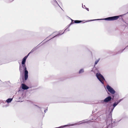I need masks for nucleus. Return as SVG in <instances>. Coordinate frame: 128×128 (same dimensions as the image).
I'll return each mask as SVG.
<instances>
[{
	"mask_svg": "<svg viewBox=\"0 0 128 128\" xmlns=\"http://www.w3.org/2000/svg\"><path fill=\"white\" fill-rule=\"evenodd\" d=\"M119 16H114L112 17H110L107 18H104V19H95L93 20H91L90 21H92L94 20H117L119 18Z\"/></svg>",
	"mask_w": 128,
	"mask_h": 128,
	"instance_id": "obj_1",
	"label": "nucleus"
},
{
	"mask_svg": "<svg viewBox=\"0 0 128 128\" xmlns=\"http://www.w3.org/2000/svg\"><path fill=\"white\" fill-rule=\"evenodd\" d=\"M22 66L24 70V78L25 80H27L28 78V71L27 70L25 64H22Z\"/></svg>",
	"mask_w": 128,
	"mask_h": 128,
	"instance_id": "obj_2",
	"label": "nucleus"
},
{
	"mask_svg": "<svg viewBox=\"0 0 128 128\" xmlns=\"http://www.w3.org/2000/svg\"><path fill=\"white\" fill-rule=\"evenodd\" d=\"M96 76L98 80L104 84V81L105 80L103 76L100 73H97L96 74Z\"/></svg>",
	"mask_w": 128,
	"mask_h": 128,
	"instance_id": "obj_3",
	"label": "nucleus"
},
{
	"mask_svg": "<svg viewBox=\"0 0 128 128\" xmlns=\"http://www.w3.org/2000/svg\"><path fill=\"white\" fill-rule=\"evenodd\" d=\"M106 88L108 92H109L111 94H114L115 93V91L112 87L109 86L108 85H107L106 86Z\"/></svg>",
	"mask_w": 128,
	"mask_h": 128,
	"instance_id": "obj_4",
	"label": "nucleus"
},
{
	"mask_svg": "<svg viewBox=\"0 0 128 128\" xmlns=\"http://www.w3.org/2000/svg\"><path fill=\"white\" fill-rule=\"evenodd\" d=\"M122 100V99H120V100H118V101L117 102H115L113 105V106L114 107V108H112V109L111 110V112H112L113 111V110L114 108L116 107V106Z\"/></svg>",
	"mask_w": 128,
	"mask_h": 128,
	"instance_id": "obj_5",
	"label": "nucleus"
},
{
	"mask_svg": "<svg viewBox=\"0 0 128 128\" xmlns=\"http://www.w3.org/2000/svg\"><path fill=\"white\" fill-rule=\"evenodd\" d=\"M72 22L70 24L69 26L71 25L72 24H74V23H80L82 22V21L81 20H72V19H71Z\"/></svg>",
	"mask_w": 128,
	"mask_h": 128,
	"instance_id": "obj_6",
	"label": "nucleus"
},
{
	"mask_svg": "<svg viewBox=\"0 0 128 128\" xmlns=\"http://www.w3.org/2000/svg\"><path fill=\"white\" fill-rule=\"evenodd\" d=\"M112 98L110 96H108L104 100V101L106 102H108L111 100Z\"/></svg>",
	"mask_w": 128,
	"mask_h": 128,
	"instance_id": "obj_7",
	"label": "nucleus"
},
{
	"mask_svg": "<svg viewBox=\"0 0 128 128\" xmlns=\"http://www.w3.org/2000/svg\"><path fill=\"white\" fill-rule=\"evenodd\" d=\"M22 88L24 90H27L29 88L25 84H22Z\"/></svg>",
	"mask_w": 128,
	"mask_h": 128,
	"instance_id": "obj_8",
	"label": "nucleus"
},
{
	"mask_svg": "<svg viewBox=\"0 0 128 128\" xmlns=\"http://www.w3.org/2000/svg\"><path fill=\"white\" fill-rule=\"evenodd\" d=\"M22 67L20 65L19 67V70L20 74H22L23 72V70H22Z\"/></svg>",
	"mask_w": 128,
	"mask_h": 128,
	"instance_id": "obj_9",
	"label": "nucleus"
},
{
	"mask_svg": "<svg viewBox=\"0 0 128 128\" xmlns=\"http://www.w3.org/2000/svg\"><path fill=\"white\" fill-rule=\"evenodd\" d=\"M53 0L54 1V2L52 3L54 5L56 6L57 5H58V6H60L59 5L56 0Z\"/></svg>",
	"mask_w": 128,
	"mask_h": 128,
	"instance_id": "obj_10",
	"label": "nucleus"
},
{
	"mask_svg": "<svg viewBox=\"0 0 128 128\" xmlns=\"http://www.w3.org/2000/svg\"><path fill=\"white\" fill-rule=\"evenodd\" d=\"M37 46L35 48H33L32 50L31 51V52L29 53H28V55H29V54H30L31 53H32V52H34V51H35V50H36V49H37L38 48V47H37Z\"/></svg>",
	"mask_w": 128,
	"mask_h": 128,
	"instance_id": "obj_11",
	"label": "nucleus"
},
{
	"mask_svg": "<svg viewBox=\"0 0 128 128\" xmlns=\"http://www.w3.org/2000/svg\"><path fill=\"white\" fill-rule=\"evenodd\" d=\"M12 98H9L7 99L6 101V102H7L8 103H10V102L12 100Z\"/></svg>",
	"mask_w": 128,
	"mask_h": 128,
	"instance_id": "obj_12",
	"label": "nucleus"
},
{
	"mask_svg": "<svg viewBox=\"0 0 128 128\" xmlns=\"http://www.w3.org/2000/svg\"><path fill=\"white\" fill-rule=\"evenodd\" d=\"M112 114L111 113V112H110L109 116L108 117V118H109V119L110 120H112Z\"/></svg>",
	"mask_w": 128,
	"mask_h": 128,
	"instance_id": "obj_13",
	"label": "nucleus"
},
{
	"mask_svg": "<svg viewBox=\"0 0 128 128\" xmlns=\"http://www.w3.org/2000/svg\"><path fill=\"white\" fill-rule=\"evenodd\" d=\"M26 60L25 59L23 58L22 62V64H25V63L26 62Z\"/></svg>",
	"mask_w": 128,
	"mask_h": 128,
	"instance_id": "obj_14",
	"label": "nucleus"
},
{
	"mask_svg": "<svg viewBox=\"0 0 128 128\" xmlns=\"http://www.w3.org/2000/svg\"><path fill=\"white\" fill-rule=\"evenodd\" d=\"M64 32L60 34V33L61 32H59V34H57V35H56L55 36H54V37H53V38H54L55 37H57V36H59L60 35H61L63 34L64 33Z\"/></svg>",
	"mask_w": 128,
	"mask_h": 128,
	"instance_id": "obj_15",
	"label": "nucleus"
},
{
	"mask_svg": "<svg viewBox=\"0 0 128 128\" xmlns=\"http://www.w3.org/2000/svg\"><path fill=\"white\" fill-rule=\"evenodd\" d=\"M84 72V69H80L79 72V74H81L82 73H83Z\"/></svg>",
	"mask_w": 128,
	"mask_h": 128,
	"instance_id": "obj_16",
	"label": "nucleus"
},
{
	"mask_svg": "<svg viewBox=\"0 0 128 128\" xmlns=\"http://www.w3.org/2000/svg\"><path fill=\"white\" fill-rule=\"evenodd\" d=\"M100 60V59L99 58L98 60H96V61H95V65H94V66H95V65L96 64L98 63L99 61Z\"/></svg>",
	"mask_w": 128,
	"mask_h": 128,
	"instance_id": "obj_17",
	"label": "nucleus"
},
{
	"mask_svg": "<svg viewBox=\"0 0 128 128\" xmlns=\"http://www.w3.org/2000/svg\"><path fill=\"white\" fill-rule=\"evenodd\" d=\"M28 56V55H27V56H26L25 57H24L23 58L25 59V60H26V58H27Z\"/></svg>",
	"mask_w": 128,
	"mask_h": 128,
	"instance_id": "obj_18",
	"label": "nucleus"
},
{
	"mask_svg": "<svg viewBox=\"0 0 128 128\" xmlns=\"http://www.w3.org/2000/svg\"><path fill=\"white\" fill-rule=\"evenodd\" d=\"M28 56V55H27V56H26L25 57H24L23 58L25 59V60H26V58H27Z\"/></svg>",
	"mask_w": 128,
	"mask_h": 128,
	"instance_id": "obj_19",
	"label": "nucleus"
},
{
	"mask_svg": "<svg viewBox=\"0 0 128 128\" xmlns=\"http://www.w3.org/2000/svg\"><path fill=\"white\" fill-rule=\"evenodd\" d=\"M69 31V29L67 28L64 30V32H66V31Z\"/></svg>",
	"mask_w": 128,
	"mask_h": 128,
	"instance_id": "obj_20",
	"label": "nucleus"
},
{
	"mask_svg": "<svg viewBox=\"0 0 128 128\" xmlns=\"http://www.w3.org/2000/svg\"><path fill=\"white\" fill-rule=\"evenodd\" d=\"M82 7L83 8H86V6H85V5L84 6H82Z\"/></svg>",
	"mask_w": 128,
	"mask_h": 128,
	"instance_id": "obj_21",
	"label": "nucleus"
},
{
	"mask_svg": "<svg viewBox=\"0 0 128 128\" xmlns=\"http://www.w3.org/2000/svg\"><path fill=\"white\" fill-rule=\"evenodd\" d=\"M88 11H89V9H88V8H85Z\"/></svg>",
	"mask_w": 128,
	"mask_h": 128,
	"instance_id": "obj_22",
	"label": "nucleus"
},
{
	"mask_svg": "<svg viewBox=\"0 0 128 128\" xmlns=\"http://www.w3.org/2000/svg\"><path fill=\"white\" fill-rule=\"evenodd\" d=\"M47 111V109H46L44 110V112H46Z\"/></svg>",
	"mask_w": 128,
	"mask_h": 128,
	"instance_id": "obj_23",
	"label": "nucleus"
},
{
	"mask_svg": "<svg viewBox=\"0 0 128 128\" xmlns=\"http://www.w3.org/2000/svg\"><path fill=\"white\" fill-rule=\"evenodd\" d=\"M124 49H125V48H124V50H123L122 51H121V52H118V53H121V52H122L123 51V50H124Z\"/></svg>",
	"mask_w": 128,
	"mask_h": 128,
	"instance_id": "obj_24",
	"label": "nucleus"
},
{
	"mask_svg": "<svg viewBox=\"0 0 128 128\" xmlns=\"http://www.w3.org/2000/svg\"><path fill=\"white\" fill-rule=\"evenodd\" d=\"M86 122H86H84V121H83V122H82V123Z\"/></svg>",
	"mask_w": 128,
	"mask_h": 128,
	"instance_id": "obj_25",
	"label": "nucleus"
}]
</instances>
